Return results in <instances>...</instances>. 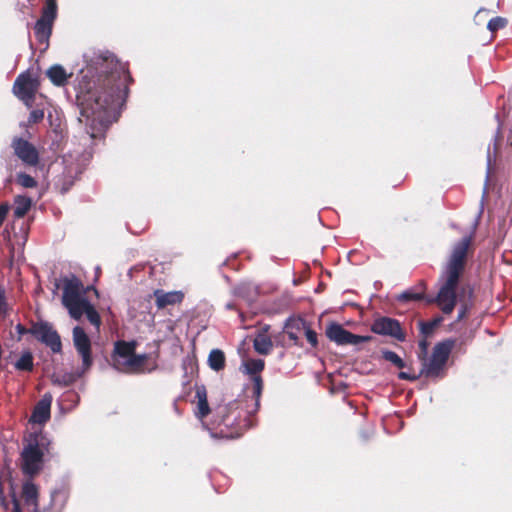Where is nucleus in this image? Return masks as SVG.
Returning <instances> with one entry per match:
<instances>
[{
	"mask_svg": "<svg viewBox=\"0 0 512 512\" xmlns=\"http://www.w3.org/2000/svg\"><path fill=\"white\" fill-rule=\"evenodd\" d=\"M422 298V295L413 291H405L397 296V299L402 302L417 301Z\"/></svg>",
	"mask_w": 512,
	"mask_h": 512,
	"instance_id": "30",
	"label": "nucleus"
},
{
	"mask_svg": "<svg viewBox=\"0 0 512 512\" xmlns=\"http://www.w3.org/2000/svg\"><path fill=\"white\" fill-rule=\"evenodd\" d=\"M458 275L454 273L443 272L441 280L443 281L436 297V302L444 314L453 312L456 304V288L459 282Z\"/></svg>",
	"mask_w": 512,
	"mask_h": 512,
	"instance_id": "6",
	"label": "nucleus"
},
{
	"mask_svg": "<svg viewBox=\"0 0 512 512\" xmlns=\"http://www.w3.org/2000/svg\"><path fill=\"white\" fill-rule=\"evenodd\" d=\"M326 335L331 341L338 345H358L370 340L369 336L355 335L337 323H332L327 327Z\"/></svg>",
	"mask_w": 512,
	"mask_h": 512,
	"instance_id": "11",
	"label": "nucleus"
},
{
	"mask_svg": "<svg viewBox=\"0 0 512 512\" xmlns=\"http://www.w3.org/2000/svg\"><path fill=\"white\" fill-rule=\"evenodd\" d=\"M15 367L22 371H31L33 369V356L32 353L27 351L24 352L21 357L15 363Z\"/></svg>",
	"mask_w": 512,
	"mask_h": 512,
	"instance_id": "26",
	"label": "nucleus"
},
{
	"mask_svg": "<svg viewBox=\"0 0 512 512\" xmlns=\"http://www.w3.org/2000/svg\"><path fill=\"white\" fill-rule=\"evenodd\" d=\"M63 295L62 304L68 310L69 315L79 320L84 314L89 322L97 328L101 324L100 315L85 296L82 282L74 275L62 279Z\"/></svg>",
	"mask_w": 512,
	"mask_h": 512,
	"instance_id": "2",
	"label": "nucleus"
},
{
	"mask_svg": "<svg viewBox=\"0 0 512 512\" xmlns=\"http://www.w3.org/2000/svg\"><path fill=\"white\" fill-rule=\"evenodd\" d=\"M14 216L16 218L24 217L32 206V199L24 195H17L14 199Z\"/></svg>",
	"mask_w": 512,
	"mask_h": 512,
	"instance_id": "22",
	"label": "nucleus"
},
{
	"mask_svg": "<svg viewBox=\"0 0 512 512\" xmlns=\"http://www.w3.org/2000/svg\"><path fill=\"white\" fill-rule=\"evenodd\" d=\"M383 358L386 361L393 363L398 368L405 367L404 361L400 358V356L397 353H395L393 351H389V350L383 351Z\"/></svg>",
	"mask_w": 512,
	"mask_h": 512,
	"instance_id": "27",
	"label": "nucleus"
},
{
	"mask_svg": "<svg viewBox=\"0 0 512 512\" xmlns=\"http://www.w3.org/2000/svg\"><path fill=\"white\" fill-rule=\"evenodd\" d=\"M126 73L109 52L95 53L87 60L86 73L77 88V101L81 115L91 121V138H96L109 124V108L120 98V85L116 81Z\"/></svg>",
	"mask_w": 512,
	"mask_h": 512,
	"instance_id": "1",
	"label": "nucleus"
},
{
	"mask_svg": "<svg viewBox=\"0 0 512 512\" xmlns=\"http://www.w3.org/2000/svg\"><path fill=\"white\" fill-rule=\"evenodd\" d=\"M47 77L56 86H64L71 74H68L61 65H53L46 71Z\"/></svg>",
	"mask_w": 512,
	"mask_h": 512,
	"instance_id": "19",
	"label": "nucleus"
},
{
	"mask_svg": "<svg viewBox=\"0 0 512 512\" xmlns=\"http://www.w3.org/2000/svg\"><path fill=\"white\" fill-rule=\"evenodd\" d=\"M17 331L19 332L20 335H23L25 333H29V330H26L22 325H17Z\"/></svg>",
	"mask_w": 512,
	"mask_h": 512,
	"instance_id": "39",
	"label": "nucleus"
},
{
	"mask_svg": "<svg viewBox=\"0 0 512 512\" xmlns=\"http://www.w3.org/2000/svg\"><path fill=\"white\" fill-rule=\"evenodd\" d=\"M52 396L45 394L34 407L30 421L37 424H44L50 418Z\"/></svg>",
	"mask_w": 512,
	"mask_h": 512,
	"instance_id": "16",
	"label": "nucleus"
},
{
	"mask_svg": "<svg viewBox=\"0 0 512 512\" xmlns=\"http://www.w3.org/2000/svg\"><path fill=\"white\" fill-rule=\"evenodd\" d=\"M482 211H483V203H481V208H480L478 217H480V215L482 214Z\"/></svg>",
	"mask_w": 512,
	"mask_h": 512,
	"instance_id": "42",
	"label": "nucleus"
},
{
	"mask_svg": "<svg viewBox=\"0 0 512 512\" xmlns=\"http://www.w3.org/2000/svg\"><path fill=\"white\" fill-rule=\"evenodd\" d=\"M226 307H227V309H233V308H234L233 304H231V303H228V304L226 305Z\"/></svg>",
	"mask_w": 512,
	"mask_h": 512,
	"instance_id": "41",
	"label": "nucleus"
},
{
	"mask_svg": "<svg viewBox=\"0 0 512 512\" xmlns=\"http://www.w3.org/2000/svg\"><path fill=\"white\" fill-rule=\"evenodd\" d=\"M453 347L452 341L438 343L433 348L430 358L422 359L420 374L427 378H438L444 373L446 363Z\"/></svg>",
	"mask_w": 512,
	"mask_h": 512,
	"instance_id": "4",
	"label": "nucleus"
},
{
	"mask_svg": "<svg viewBox=\"0 0 512 512\" xmlns=\"http://www.w3.org/2000/svg\"><path fill=\"white\" fill-rule=\"evenodd\" d=\"M12 503H13V512H22L20 508L19 500L16 498L15 495L12 497Z\"/></svg>",
	"mask_w": 512,
	"mask_h": 512,
	"instance_id": "37",
	"label": "nucleus"
},
{
	"mask_svg": "<svg viewBox=\"0 0 512 512\" xmlns=\"http://www.w3.org/2000/svg\"><path fill=\"white\" fill-rule=\"evenodd\" d=\"M38 434H31L25 442L21 452V469L25 475L34 476L40 472L43 466V443Z\"/></svg>",
	"mask_w": 512,
	"mask_h": 512,
	"instance_id": "3",
	"label": "nucleus"
},
{
	"mask_svg": "<svg viewBox=\"0 0 512 512\" xmlns=\"http://www.w3.org/2000/svg\"><path fill=\"white\" fill-rule=\"evenodd\" d=\"M305 330V335H306V338H307V341L313 346V347H316L318 341H317V334L316 332H314L313 330H311L310 328H308L306 326V328L304 329Z\"/></svg>",
	"mask_w": 512,
	"mask_h": 512,
	"instance_id": "34",
	"label": "nucleus"
},
{
	"mask_svg": "<svg viewBox=\"0 0 512 512\" xmlns=\"http://www.w3.org/2000/svg\"><path fill=\"white\" fill-rule=\"evenodd\" d=\"M465 314H466V307H465V306H463V307L461 308V310L459 311L458 319H459V320H460V319H462V318L465 316Z\"/></svg>",
	"mask_w": 512,
	"mask_h": 512,
	"instance_id": "40",
	"label": "nucleus"
},
{
	"mask_svg": "<svg viewBox=\"0 0 512 512\" xmlns=\"http://www.w3.org/2000/svg\"><path fill=\"white\" fill-rule=\"evenodd\" d=\"M85 372H83V367L81 370H77L75 372H65L62 374H54L52 377V381L54 384L60 386H69L73 384L78 378H80Z\"/></svg>",
	"mask_w": 512,
	"mask_h": 512,
	"instance_id": "20",
	"label": "nucleus"
},
{
	"mask_svg": "<svg viewBox=\"0 0 512 512\" xmlns=\"http://www.w3.org/2000/svg\"><path fill=\"white\" fill-rule=\"evenodd\" d=\"M17 182L24 188H34L37 186V181L26 173H19L17 175Z\"/></svg>",
	"mask_w": 512,
	"mask_h": 512,
	"instance_id": "28",
	"label": "nucleus"
},
{
	"mask_svg": "<svg viewBox=\"0 0 512 512\" xmlns=\"http://www.w3.org/2000/svg\"><path fill=\"white\" fill-rule=\"evenodd\" d=\"M73 344L82 358L83 372H86L93 363L91 357V341L84 329L80 326H76L73 329Z\"/></svg>",
	"mask_w": 512,
	"mask_h": 512,
	"instance_id": "12",
	"label": "nucleus"
},
{
	"mask_svg": "<svg viewBox=\"0 0 512 512\" xmlns=\"http://www.w3.org/2000/svg\"><path fill=\"white\" fill-rule=\"evenodd\" d=\"M249 287L246 286V285H240L238 286L236 289H235V294L239 297H242L244 298L245 300L247 301H251L252 300V297H250L247 293H246V290L248 289Z\"/></svg>",
	"mask_w": 512,
	"mask_h": 512,
	"instance_id": "35",
	"label": "nucleus"
},
{
	"mask_svg": "<svg viewBox=\"0 0 512 512\" xmlns=\"http://www.w3.org/2000/svg\"><path fill=\"white\" fill-rule=\"evenodd\" d=\"M196 398L198 402L196 415L202 419L210 413L205 387L201 386L196 389Z\"/></svg>",
	"mask_w": 512,
	"mask_h": 512,
	"instance_id": "21",
	"label": "nucleus"
},
{
	"mask_svg": "<svg viewBox=\"0 0 512 512\" xmlns=\"http://www.w3.org/2000/svg\"><path fill=\"white\" fill-rule=\"evenodd\" d=\"M372 331L379 335L393 337L399 341H404L405 335L402 331L400 323L389 317H381L372 324Z\"/></svg>",
	"mask_w": 512,
	"mask_h": 512,
	"instance_id": "15",
	"label": "nucleus"
},
{
	"mask_svg": "<svg viewBox=\"0 0 512 512\" xmlns=\"http://www.w3.org/2000/svg\"><path fill=\"white\" fill-rule=\"evenodd\" d=\"M39 88V81L29 71L21 73L15 80L13 85L14 95L20 99L28 108L34 102L35 95Z\"/></svg>",
	"mask_w": 512,
	"mask_h": 512,
	"instance_id": "7",
	"label": "nucleus"
},
{
	"mask_svg": "<svg viewBox=\"0 0 512 512\" xmlns=\"http://www.w3.org/2000/svg\"><path fill=\"white\" fill-rule=\"evenodd\" d=\"M254 349L261 355H267L272 350L271 339L265 333H259L253 341Z\"/></svg>",
	"mask_w": 512,
	"mask_h": 512,
	"instance_id": "23",
	"label": "nucleus"
},
{
	"mask_svg": "<svg viewBox=\"0 0 512 512\" xmlns=\"http://www.w3.org/2000/svg\"><path fill=\"white\" fill-rule=\"evenodd\" d=\"M436 324H437L436 322H421L420 323L421 333L424 335H428V334L432 333Z\"/></svg>",
	"mask_w": 512,
	"mask_h": 512,
	"instance_id": "33",
	"label": "nucleus"
},
{
	"mask_svg": "<svg viewBox=\"0 0 512 512\" xmlns=\"http://www.w3.org/2000/svg\"><path fill=\"white\" fill-rule=\"evenodd\" d=\"M22 495L27 505L38 506V489L30 481H26L22 487Z\"/></svg>",
	"mask_w": 512,
	"mask_h": 512,
	"instance_id": "24",
	"label": "nucleus"
},
{
	"mask_svg": "<svg viewBox=\"0 0 512 512\" xmlns=\"http://www.w3.org/2000/svg\"><path fill=\"white\" fill-rule=\"evenodd\" d=\"M44 118V111L41 109H35L30 112L28 117L27 125H33L39 123Z\"/></svg>",
	"mask_w": 512,
	"mask_h": 512,
	"instance_id": "31",
	"label": "nucleus"
},
{
	"mask_svg": "<svg viewBox=\"0 0 512 512\" xmlns=\"http://www.w3.org/2000/svg\"><path fill=\"white\" fill-rule=\"evenodd\" d=\"M419 348L420 352L418 354V357L420 360L424 359L427 356L428 353V343L426 340H421L419 342Z\"/></svg>",
	"mask_w": 512,
	"mask_h": 512,
	"instance_id": "36",
	"label": "nucleus"
},
{
	"mask_svg": "<svg viewBox=\"0 0 512 512\" xmlns=\"http://www.w3.org/2000/svg\"><path fill=\"white\" fill-rule=\"evenodd\" d=\"M57 15V4L55 0H46L42 11V16L37 20L34 30L39 42H47L51 32L52 25Z\"/></svg>",
	"mask_w": 512,
	"mask_h": 512,
	"instance_id": "8",
	"label": "nucleus"
},
{
	"mask_svg": "<svg viewBox=\"0 0 512 512\" xmlns=\"http://www.w3.org/2000/svg\"><path fill=\"white\" fill-rule=\"evenodd\" d=\"M398 377H399L400 379H403V380H414V379H416V377H415V376H411V375H410V374H408L407 372H400V373L398 374Z\"/></svg>",
	"mask_w": 512,
	"mask_h": 512,
	"instance_id": "38",
	"label": "nucleus"
},
{
	"mask_svg": "<svg viewBox=\"0 0 512 512\" xmlns=\"http://www.w3.org/2000/svg\"><path fill=\"white\" fill-rule=\"evenodd\" d=\"M8 312V304L5 298V289L0 286V317L4 318Z\"/></svg>",
	"mask_w": 512,
	"mask_h": 512,
	"instance_id": "32",
	"label": "nucleus"
},
{
	"mask_svg": "<svg viewBox=\"0 0 512 512\" xmlns=\"http://www.w3.org/2000/svg\"><path fill=\"white\" fill-rule=\"evenodd\" d=\"M507 24V20L505 18H502V17H495V18H492L489 22H488V25H487V28L491 31V32H495L503 27H505Z\"/></svg>",
	"mask_w": 512,
	"mask_h": 512,
	"instance_id": "29",
	"label": "nucleus"
},
{
	"mask_svg": "<svg viewBox=\"0 0 512 512\" xmlns=\"http://www.w3.org/2000/svg\"><path fill=\"white\" fill-rule=\"evenodd\" d=\"M208 365L214 371H220L225 367V355L220 349H213L208 356Z\"/></svg>",
	"mask_w": 512,
	"mask_h": 512,
	"instance_id": "25",
	"label": "nucleus"
},
{
	"mask_svg": "<svg viewBox=\"0 0 512 512\" xmlns=\"http://www.w3.org/2000/svg\"><path fill=\"white\" fill-rule=\"evenodd\" d=\"M245 370L251 375L252 379V396L255 398L254 408L249 413H255L260 406V397L263 389V381L259 373L264 369V361L262 359H252L244 363Z\"/></svg>",
	"mask_w": 512,
	"mask_h": 512,
	"instance_id": "10",
	"label": "nucleus"
},
{
	"mask_svg": "<svg viewBox=\"0 0 512 512\" xmlns=\"http://www.w3.org/2000/svg\"><path fill=\"white\" fill-rule=\"evenodd\" d=\"M470 242V237H464L457 244H455L449 262L443 272L451 274L454 273L455 275L460 276L464 269L465 258Z\"/></svg>",
	"mask_w": 512,
	"mask_h": 512,
	"instance_id": "14",
	"label": "nucleus"
},
{
	"mask_svg": "<svg viewBox=\"0 0 512 512\" xmlns=\"http://www.w3.org/2000/svg\"><path fill=\"white\" fill-rule=\"evenodd\" d=\"M153 296L155 297L158 309H163L167 306L181 303L184 298V294L181 291L165 292L162 289H156L153 292Z\"/></svg>",
	"mask_w": 512,
	"mask_h": 512,
	"instance_id": "17",
	"label": "nucleus"
},
{
	"mask_svg": "<svg viewBox=\"0 0 512 512\" xmlns=\"http://www.w3.org/2000/svg\"><path fill=\"white\" fill-rule=\"evenodd\" d=\"M145 354H134V346L126 342H118L115 345L113 365L120 371H131L140 368L146 361Z\"/></svg>",
	"mask_w": 512,
	"mask_h": 512,
	"instance_id": "5",
	"label": "nucleus"
},
{
	"mask_svg": "<svg viewBox=\"0 0 512 512\" xmlns=\"http://www.w3.org/2000/svg\"><path fill=\"white\" fill-rule=\"evenodd\" d=\"M306 328V322L300 318H289L285 322L284 332L294 344H298V332Z\"/></svg>",
	"mask_w": 512,
	"mask_h": 512,
	"instance_id": "18",
	"label": "nucleus"
},
{
	"mask_svg": "<svg viewBox=\"0 0 512 512\" xmlns=\"http://www.w3.org/2000/svg\"><path fill=\"white\" fill-rule=\"evenodd\" d=\"M14 154L26 165L36 166L39 163V153L36 147L29 141L14 137L11 142Z\"/></svg>",
	"mask_w": 512,
	"mask_h": 512,
	"instance_id": "13",
	"label": "nucleus"
},
{
	"mask_svg": "<svg viewBox=\"0 0 512 512\" xmlns=\"http://www.w3.org/2000/svg\"><path fill=\"white\" fill-rule=\"evenodd\" d=\"M29 333L38 341L48 346L54 353L61 351L60 336L50 324L46 322L34 323L29 329Z\"/></svg>",
	"mask_w": 512,
	"mask_h": 512,
	"instance_id": "9",
	"label": "nucleus"
}]
</instances>
